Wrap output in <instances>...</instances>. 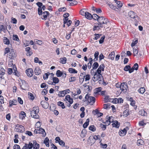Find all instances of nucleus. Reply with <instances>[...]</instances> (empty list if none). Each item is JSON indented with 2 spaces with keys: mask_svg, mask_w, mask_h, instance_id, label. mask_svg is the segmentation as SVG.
<instances>
[{
  "mask_svg": "<svg viewBox=\"0 0 149 149\" xmlns=\"http://www.w3.org/2000/svg\"><path fill=\"white\" fill-rule=\"evenodd\" d=\"M8 57L11 59L14 58L16 57V56L13 49L10 50Z\"/></svg>",
  "mask_w": 149,
  "mask_h": 149,
  "instance_id": "9d476101",
  "label": "nucleus"
},
{
  "mask_svg": "<svg viewBox=\"0 0 149 149\" xmlns=\"http://www.w3.org/2000/svg\"><path fill=\"white\" fill-rule=\"evenodd\" d=\"M41 70L39 67H37L35 68L34 70V72L35 74L38 75L41 73Z\"/></svg>",
  "mask_w": 149,
  "mask_h": 149,
  "instance_id": "6ab92c4d",
  "label": "nucleus"
},
{
  "mask_svg": "<svg viewBox=\"0 0 149 149\" xmlns=\"http://www.w3.org/2000/svg\"><path fill=\"white\" fill-rule=\"evenodd\" d=\"M95 98L93 97L90 96L87 94L85 97V100H83V102L87 101L91 105H92L95 102Z\"/></svg>",
  "mask_w": 149,
  "mask_h": 149,
  "instance_id": "f03ea898",
  "label": "nucleus"
},
{
  "mask_svg": "<svg viewBox=\"0 0 149 149\" xmlns=\"http://www.w3.org/2000/svg\"><path fill=\"white\" fill-rule=\"evenodd\" d=\"M85 81H88L90 79V76L89 74H86L85 76Z\"/></svg>",
  "mask_w": 149,
  "mask_h": 149,
  "instance_id": "680f3d73",
  "label": "nucleus"
},
{
  "mask_svg": "<svg viewBox=\"0 0 149 149\" xmlns=\"http://www.w3.org/2000/svg\"><path fill=\"white\" fill-rule=\"evenodd\" d=\"M68 70L69 72L71 73H77V70L72 68H69Z\"/></svg>",
  "mask_w": 149,
  "mask_h": 149,
  "instance_id": "bb28decb",
  "label": "nucleus"
},
{
  "mask_svg": "<svg viewBox=\"0 0 149 149\" xmlns=\"http://www.w3.org/2000/svg\"><path fill=\"white\" fill-rule=\"evenodd\" d=\"M26 116V113L23 111H21L19 114V117L20 119H23Z\"/></svg>",
  "mask_w": 149,
  "mask_h": 149,
  "instance_id": "aec40b11",
  "label": "nucleus"
},
{
  "mask_svg": "<svg viewBox=\"0 0 149 149\" xmlns=\"http://www.w3.org/2000/svg\"><path fill=\"white\" fill-rule=\"evenodd\" d=\"M104 105V107L103 108L104 109H107L108 108H110V105L109 103L105 104Z\"/></svg>",
  "mask_w": 149,
  "mask_h": 149,
  "instance_id": "6e6d98bb",
  "label": "nucleus"
},
{
  "mask_svg": "<svg viewBox=\"0 0 149 149\" xmlns=\"http://www.w3.org/2000/svg\"><path fill=\"white\" fill-rule=\"evenodd\" d=\"M26 72L28 77H31L33 75V71L32 69L29 68L26 70Z\"/></svg>",
  "mask_w": 149,
  "mask_h": 149,
  "instance_id": "6e6552de",
  "label": "nucleus"
},
{
  "mask_svg": "<svg viewBox=\"0 0 149 149\" xmlns=\"http://www.w3.org/2000/svg\"><path fill=\"white\" fill-rule=\"evenodd\" d=\"M52 80L53 83L55 84L58 83L59 82V79L56 77H53Z\"/></svg>",
  "mask_w": 149,
  "mask_h": 149,
  "instance_id": "58836bf2",
  "label": "nucleus"
},
{
  "mask_svg": "<svg viewBox=\"0 0 149 149\" xmlns=\"http://www.w3.org/2000/svg\"><path fill=\"white\" fill-rule=\"evenodd\" d=\"M65 99L68 101L70 103L72 104L73 102V100L71 98L69 95H67L65 97Z\"/></svg>",
  "mask_w": 149,
  "mask_h": 149,
  "instance_id": "a211bd4d",
  "label": "nucleus"
},
{
  "mask_svg": "<svg viewBox=\"0 0 149 149\" xmlns=\"http://www.w3.org/2000/svg\"><path fill=\"white\" fill-rule=\"evenodd\" d=\"M95 36V38L94 39L97 40L99 38L100 36L102 35L101 34H95L94 35Z\"/></svg>",
  "mask_w": 149,
  "mask_h": 149,
  "instance_id": "864d4df0",
  "label": "nucleus"
},
{
  "mask_svg": "<svg viewBox=\"0 0 149 149\" xmlns=\"http://www.w3.org/2000/svg\"><path fill=\"white\" fill-rule=\"evenodd\" d=\"M111 119V117H109L108 119L106 120L105 123L107 125H108L110 124Z\"/></svg>",
  "mask_w": 149,
  "mask_h": 149,
  "instance_id": "49530a36",
  "label": "nucleus"
},
{
  "mask_svg": "<svg viewBox=\"0 0 149 149\" xmlns=\"http://www.w3.org/2000/svg\"><path fill=\"white\" fill-rule=\"evenodd\" d=\"M129 114L128 110L126 109L123 112V116L125 117L127 116Z\"/></svg>",
  "mask_w": 149,
  "mask_h": 149,
  "instance_id": "a18cd8bd",
  "label": "nucleus"
},
{
  "mask_svg": "<svg viewBox=\"0 0 149 149\" xmlns=\"http://www.w3.org/2000/svg\"><path fill=\"white\" fill-rule=\"evenodd\" d=\"M31 117L34 118H38L39 116L38 113L39 112V108L38 107H35L33 108L30 111Z\"/></svg>",
  "mask_w": 149,
  "mask_h": 149,
  "instance_id": "f257e3e1",
  "label": "nucleus"
},
{
  "mask_svg": "<svg viewBox=\"0 0 149 149\" xmlns=\"http://www.w3.org/2000/svg\"><path fill=\"white\" fill-rule=\"evenodd\" d=\"M49 139L47 137H46L45 139L44 142V143L45 144L46 146L47 147H49Z\"/></svg>",
  "mask_w": 149,
  "mask_h": 149,
  "instance_id": "393cba45",
  "label": "nucleus"
},
{
  "mask_svg": "<svg viewBox=\"0 0 149 149\" xmlns=\"http://www.w3.org/2000/svg\"><path fill=\"white\" fill-rule=\"evenodd\" d=\"M67 58L65 57H63L60 58V62L62 64H65L66 63Z\"/></svg>",
  "mask_w": 149,
  "mask_h": 149,
  "instance_id": "c756f323",
  "label": "nucleus"
},
{
  "mask_svg": "<svg viewBox=\"0 0 149 149\" xmlns=\"http://www.w3.org/2000/svg\"><path fill=\"white\" fill-rule=\"evenodd\" d=\"M139 113L142 116H146L147 115V113L143 110L140 111Z\"/></svg>",
  "mask_w": 149,
  "mask_h": 149,
  "instance_id": "e433bc0d",
  "label": "nucleus"
},
{
  "mask_svg": "<svg viewBox=\"0 0 149 149\" xmlns=\"http://www.w3.org/2000/svg\"><path fill=\"white\" fill-rule=\"evenodd\" d=\"M138 91L139 93L141 94H143L145 91V89L144 87H142L139 88Z\"/></svg>",
  "mask_w": 149,
  "mask_h": 149,
  "instance_id": "7c9ffc66",
  "label": "nucleus"
},
{
  "mask_svg": "<svg viewBox=\"0 0 149 149\" xmlns=\"http://www.w3.org/2000/svg\"><path fill=\"white\" fill-rule=\"evenodd\" d=\"M56 74L57 76L58 77H61L62 76L64 78H65L66 76L65 73L62 72L59 70L57 71Z\"/></svg>",
  "mask_w": 149,
  "mask_h": 149,
  "instance_id": "1a4fd4ad",
  "label": "nucleus"
},
{
  "mask_svg": "<svg viewBox=\"0 0 149 149\" xmlns=\"http://www.w3.org/2000/svg\"><path fill=\"white\" fill-rule=\"evenodd\" d=\"M99 16L97 15L96 14H94L92 15V18L94 20H97Z\"/></svg>",
  "mask_w": 149,
  "mask_h": 149,
  "instance_id": "3c124183",
  "label": "nucleus"
},
{
  "mask_svg": "<svg viewBox=\"0 0 149 149\" xmlns=\"http://www.w3.org/2000/svg\"><path fill=\"white\" fill-rule=\"evenodd\" d=\"M43 16L44 18L43 19L46 20L48 15L49 14V13L48 11H45L43 13Z\"/></svg>",
  "mask_w": 149,
  "mask_h": 149,
  "instance_id": "b1692460",
  "label": "nucleus"
},
{
  "mask_svg": "<svg viewBox=\"0 0 149 149\" xmlns=\"http://www.w3.org/2000/svg\"><path fill=\"white\" fill-rule=\"evenodd\" d=\"M100 145L103 148H107V145L106 144H103L102 143H100Z\"/></svg>",
  "mask_w": 149,
  "mask_h": 149,
  "instance_id": "338daca9",
  "label": "nucleus"
},
{
  "mask_svg": "<svg viewBox=\"0 0 149 149\" xmlns=\"http://www.w3.org/2000/svg\"><path fill=\"white\" fill-rule=\"evenodd\" d=\"M102 90V88L100 87L96 88L94 90V93L95 94H97L100 92Z\"/></svg>",
  "mask_w": 149,
  "mask_h": 149,
  "instance_id": "2f4dec72",
  "label": "nucleus"
},
{
  "mask_svg": "<svg viewBox=\"0 0 149 149\" xmlns=\"http://www.w3.org/2000/svg\"><path fill=\"white\" fill-rule=\"evenodd\" d=\"M16 131L19 132H22L24 131V127L22 125H17L16 126Z\"/></svg>",
  "mask_w": 149,
  "mask_h": 149,
  "instance_id": "423d86ee",
  "label": "nucleus"
},
{
  "mask_svg": "<svg viewBox=\"0 0 149 149\" xmlns=\"http://www.w3.org/2000/svg\"><path fill=\"white\" fill-rule=\"evenodd\" d=\"M129 130V127H126L123 130H121L120 132H119V135L120 136H125L126 134L127 131Z\"/></svg>",
  "mask_w": 149,
  "mask_h": 149,
  "instance_id": "0eeeda50",
  "label": "nucleus"
},
{
  "mask_svg": "<svg viewBox=\"0 0 149 149\" xmlns=\"http://www.w3.org/2000/svg\"><path fill=\"white\" fill-rule=\"evenodd\" d=\"M102 75L101 74H97V72H95L94 74V76L93 77V81H95L97 80L101 81L102 78Z\"/></svg>",
  "mask_w": 149,
  "mask_h": 149,
  "instance_id": "7ed1b4c3",
  "label": "nucleus"
},
{
  "mask_svg": "<svg viewBox=\"0 0 149 149\" xmlns=\"http://www.w3.org/2000/svg\"><path fill=\"white\" fill-rule=\"evenodd\" d=\"M105 38V36H103L101 38H100V40L99 41V42L100 44H102Z\"/></svg>",
  "mask_w": 149,
  "mask_h": 149,
  "instance_id": "4d7b16f0",
  "label": "nucleus"
},
{
  "mask_svg": "<svg viewBox=\"0 0 149 149\" xmlns=\"http://www.w3.org/2000/svg\"><path fill=\"white\" fill-rule=\"evenodd\" d=\"M48 87H47V88L43 90L42 92V94L43 95H46L48 92V90H47Z\"/></svg>",
  "mask_w": 149,
  "mask_h": 149,
  "instance_id": "09e8293b",
  "label": "nucleus"
},
{
  "mask_svg": "<svg viewBox=\"0 0 149 149\" xmlns=\"http://www.w3.org/2000/svg\"><path fill=\"white\" fill-rule=\"evenodd\" d=\"M65 95L63 91H60L58 94V96L59 97H64Z\"/></svg>",
  "mask_w": 149,
  "mask_h": 149,
  "instance_id": "37998d69",
  "label": "nucleus"
},
{
  "mask_svg": "<svg viewBox=\"0 0 149 149\" xmlns=\"http://www.w3.org/2000/svg\"><path fill=\"white\" fill-rule=\"evenodd\" d=\"M28 95L29 98L30 99L33 100L34 99V97L32 93H29Z\"/></svg>",
  "mask_w": 149,
  "mask_h": 149,
  "instance_id": "5fc2aeb1",
  "label": "nucleus"
},
{
  "mask_svg": "<svg viewBox=\"0 0 149 149\" xmlns=\"http://www.w3.org/2000/svg\"><path fill=\"white\" fill-rule=\"evenodd\" d=\"M86 130H83L81 133V136L82 138H84L86 136Z\"/></svg>",
  "mask_w": 149,
  "mask_h": 149,
  "instance_id": "72a5a7b5",
  "label": "nucleus"
},
{
  "mask_svg": "<svg viewBox=\"0 0 149 149\" xmlns=\"http://www.w3.org/2000/svg\"><path fill=\"white\" fill-rule=\"evenodd\" d=\"M100 126L102 129L103 130H105L106 128V125H104L101 123L100 124Z\"/></svg>",
  "mask_w": 149,
  "mask_h": 149,
  "instance_id": "e2e57ef3",
  "label": "nucleus"
},
{
  "mask_svg": "<svg viewBox=\"0 0 149 149\" xmlns=\"http://www.w3.org/2000/svg\"><path fill=\"white\" fill-rule=\"evenodd\" d=\"M66 10V8L65 7H63L61 8L58 9V11L60 12L65 11Z\"/></svg>",
  "mask_w": 149,
  "mask_h": 149,
  "instance_id": "69168bd1",
  "label": "nucleus"
},
{
  "mask_svg": "<svg viewBox=\"0 0 149 149\" xmlns=\"http://www.w3.org/2000/svg\"><path fill=\"white\" fill-rule=\"evenodd\" d=\"M3 42L4 44L6 45H8L10 44V41L9 39L6 37L4 38Z\"/></svg>",
  "mask_w": 149,
  "mask_h": 149,
  "instance_id": "4c0bfd02",
  "label": "nucleus"
},
{
  "mask_svg": "<svg viewBox=\"0 0 149 149\" xmlns=\"http://www.w3.org/2000/svg\"><path fill=\"white\" fill-rule=\"evenodd\" d=\"M137 49H138V48L137 47H136V48H133V53L134 56H136L137 55L138 53V50Z\"/></svg>",
  "mask_w": 149,
  "mask_h": 149,
  "instance_id": "ea45409f",
  "label": "nucleus"
},
{
  "mask_svg": "<svg viewBox=\"0 0 149 149\" xmlns=\"http://www.w3.org/2000/svg\"><path fill=\"white\" fill-rule=\"evenodd\" d=\"M41 124L40 122H37L35 124V127L37 128H39L41 126Z\"/></svg>",
  "mask_w": 149,
  "mask_h": 149,
  "instance_id": "13d9d810",
  "label": "nucleus"
},
{
  "mask_svg": "<svg viewBox=\"0 0 149 149\" xmlns=\"http://www.w3.org/2000/svg\"><path fill=\"white\" fill-rule=\"evenodd\" d=\"M13 39L14 40L17 41H19V40L17 35H13Z\"/></svg>",
  "mask_w": 149,
  "mask_h": 149,
  "instance_id": "c03bdc74",
  "label": "nucleus"
},
{
  "mask_svg": "<svg viewBox=\"0 0 149 149\" xmlns=\"http://www.w3.org/2000/svg\"><path fill=\"white\" fill-rule=\"evenodd\" d=\"M128 15L131 18L133 19L138 17L136 14L132 11H130L128 13Z\"/></svg>",
  "mask_w": 149,
  "mask_h": 149,
  "instance_id": "4468645a",
  "label": "nucleus"
},
{
  "mask_svg": "<svg viewBox=\"0 0 149 149\" xmlns=\"http://www.w3.org/2000/svg\"><path fill=\"white\" fill-rule=\"evenodd\" d=\"M107 3L108 4L109 7L112 9H114L115 10L116 8V7L111 2H109L108 3Z\"/></svg>",
  "mask_w": 149,
  "mask_h": 149,
  "instance_id": "f704fd0d",
  "label": "nucleus"
},
{
  "mask_svg": "<svg viewBox=\"0 0 149 149\" xmlns=\"http://www.w3.org/2000/svg\"><path fill=\"white\" fill-rule=\"evenodd\" d=\"M33 146V145L32 143L30 142L29 144H27V148L28 149H31Z\"/></svg>",
  "mask_w": 149,
  "mask_h": 149,
  "instance_id": "8fccbe9b",
  "label": "nucleus"
},
{
  "mask_svg": "<svg viewBox=\"0 0 149 149\" xmlns=\"http://www.w3.org/2000/svg\"><path fill=\"white\" fill-rule=\"evenodd\" d=\"M89 119L88 118L86 119V122L84 123L83 125V127L84 128H86L89 125Z\"/></svg>",
  "mask_w": 149,
  "mask_h": 149,
  "instance_id": "cd10ccee",
  "label": "nucleus"
},
{
  "mask_svg": "<svg viewBox=\"0 0 149 149\" xmlns=\"http://www.w3.org/2000/svg\"><path fill=\"white\" fill-rule=\"evenodd\" d=\"M115 55V52H112L110 54L109 56V58L111 60H113L114 59Z\"/></svg>",
  "mask_w": 149,
  "mask_h": 149,
  "instance_id": "412c9836",
  "label": "nucleus"
},
{
  "mask_svg": "<svg viewBox=\"0 0 149 149\" xmlns=\"http://www.w3.org/2000/svg\"><path fill=\"white\" fill-rule=\"evenodd\" d=\"M41 104L44 109H47L49 106V104L46 102L42 101L40 102Z\"/></svg>",
  "mask_w": 149,
  "mask_h": 149,
  "instance_id": "ddd939ff",
  "label": "nucleus"
},
{
  "mask_svg": "<svg viewBox=\"0 0 149 149\" xmlns=\"http://www.w3.org/2000/svg\"><path fill=\"white\" fill-rule=\"evenodd\" d=\"M85 16L86 18L90 20L92 19V15L88 12H85Z\"/></svg>",
  "mask_w": 149,
  "mask_h": 149,
  "instance_id": "dca6fc26",
  "label": "nucleus"
},
{
  "mask_svg": "<svg viewBox=\"0 0 149 149\" xmlns=\"http://www.w3.org/2000/svg\"><path fill=\"white\" fill-rule=\"evenodd\" d=\"M38 130L39 131V134H42L43 136H46V133L44 130L42 128H40L39 129H38Z\"/></svg>",
  "mask_w": 149,
  "mask_h": 149,
  "instance_id": "5701e85b",
  "label": "nucleus"
},
{
  "mask_svg": "<svg viewBox=\"0 0 149 149\" xmlns=\"http://www.w3.org/2000/svg\"><path fill=\"white\" fill-rule=\"evenodd\" d=\"M130 69V66L129 65H126L124 68V70L126 71H129Z\"/></svg>",
  "mask_w": 149,
  "mask_h": 149,
  "instance_id": "603ef678",
  "label": "nucleus"
},
{
  "mask_svg": "<svg viewBox=\"0 0 149 149\" xmlns=\"http://www.w3.org/2000/svg\"><path fill=\"white\" fill-rule=\"evenodd\" d=\"M98 66L99 64L97 62H95L93 65V69L94 70L96 69Z\"/></svg>",
  "mask_w": 149,
  "mask_h": 149,
  "instance_id": "79ce46f5",
  "label": "nucleus"
},
{
  "mask_svg": "<svg viewBox=\"0 0 149 149\" xmlns=\"http://www.w3.org/2000/svg\"><path fill=\"white\" fill-rule=\"evenodd\" d=\"M17 101L16 100H13L11 102H9V105L10 107L12 106L13 105H16L17 104Z\"/></svg>",
  "mask_w": 149,
  "mask_h": 149,
  "instance_id": "4be33fe9",
  "label": "nucleus"
},
{
  "mask_svg": "<svg viewBox=\"0 0 149 149\" xmlns=\"http://www.w3.org/2000/svg\"><path fill=\"white\" fill-rule=\"evenodd\" d=\"M38 14L39 15H42V8H38Z\"/></svg>",
  "mask_w": 149,
  "mask_h": 149,
  "instance_id": "052dcab7",
  "label": "nucleus"
},
{
  "mask_svg": "<svg viewBox=\"0 0 149 149\" xmlns=\"http://www.w3.org/2000/svg\"><path fill=\"white\" fill-rule=\"evenodd\" d=\"M138 64L137 63H136L134 65L132 68L134 69V70H137L138 69Z\"/></svg>",
  "mask_w": 149,
  "mask_h": 149,
  "instance_id": "de8ad7c7",
  "label": "nucleus"
},
{
  "mask_svg": "<svg viewBox=\"0 0 149 149\" xmlns=\"http://www.w3.org/2000/svg\"><path fill=\"white\" fill-rule=\"evenodd\" d=\"M22 84H20V87L22 89L25 90L28 87V84L24 80L22 81Z\"/></svg>",
  "mask_w": 149,
  "mask_h": 149,
  "instance_id": "9b49d317",
  "label": "nucleus"
},
{
  "mask_svg": "<svg viewBox=\"0 0 149 149\" xmlns=\"http://www.w3.org/2000/svg\"><path fill=\"white\" fill-rule=\"evenodd\" d=\"M76 79V78L75 77H72L69 79V81L70 82L74 81H75Z\"/></svg>",
  "mask_w": 149,
  "mask_h": 149,
  "instance_id": "bf43d9fd",
  "label": "nucleus"
},
{
  "mask_svg": "<svg viewBox=\"0 0 149 149\" xmlns=\"http://www.w3.org/2000/svg\"><path fill=\"white\" fill-rule=\"evenodd\" d=\"M97 20L100 23L104 24H107L108 22L107 19L103 17H99Z\"/></svg>",
  "mask_w": 149,
  "mask_h": 149,
  "instance_id": "39448f33",
  "label": "nucleus"
},
{
  "mask_svg": "<svg viewBox=\"0 0 149 149\" xmlns=\"http://www.w3.org/2000/svg\"><path fill=\"white\" fill-rule=\"evenodd\" d=\"M13 149H20V148L19 145L15 144L13 146Z\"/></svg>",
  "mask_w": 149,
  "mask_h": 149,
  "instance_id": "774afa93",
  "label": "nucleus"
},
{
  "mask_svg": "<svg viewBox=\"0 0 149 149\" xmlns=\"http://www.w3.org/2000/svg\"><path fill=\"white\" fill-rule=\"evenodd\" d=\"M127 84L126 82H123L120 84V89L123 92H125L127 91Z\"/></svg>",
  "mask_w": 149,
  "mask_h": 149,
  "instance_id": "20e7f679",
  "label": "nucleus"
},
{
  "mask_svg": "<svg viewBox=\"0 0 149 149\" xmlns=\"http://www.w3.org/2000/svg\"><path fill=\"white\" fill-rule=\"evenodd\" d=\"M13 70L14 72H13V73L16 76L19 77L20 76V74L17 71V68L15 65L13 66Z\"/></svg>",
  "mask_w": 149,
  "mask_h": 149,
  "instance_id": "2eb2a0df",
  "label": "nucleus"
},
{
  "mask_svg": "<svg viewBox=\"0 0 149 149\" xmlns=\"http://www.w3.org/2000/svg\"><path fill=\"white\" fill-rule=\"evenodd\" d=\"M115 2L116 3L117 5V6L119 8H120L122 7L123 4V3L120 1H115Z\"/></svg>",
  "mask_w": 149,
  "mask_h": 149,
  "instance_id": "a878e982",
  "label": "nucleus"
},
{
  "mask_svg": "<svg viewBox=\"0 0 149 149\" xmlns=\"http://www.w3.org/2000/svg\"><path fill=\"white\" fill-rule=\"evenodd\" d=\"M137 144L138 146L143 145L144 141L142 139L138 140L137 141Z\"/></svg>",
  "mask_w": 149,
  "mask_h": 149,
  "instance_id": "c9c22d12",
  "label": "nucleus"
},
{
  "mask_svg": "<svg viewBox=\"0 0 149 149\" xmlns=\"http://www.w3.org/2000/svg\"><path fill=\"white\" fill-rule=\"evenodd\" d=\"M113 123V122H112ZM113 127H115L116 128H118L119 127L120 124L117 120L113 121V123L112 124Z\"/></svg>",
  "mask_w": 149,
  "mask_h": 149,
  "instance_id": "f3484780",
  "label": "nucleus"
},
{
  "mask_svg": "<svg viewBox=\"0 0 149 149\" xmlns=\"http://www.w3.org/2000/svg\"><path fill=\"white\" fill-rule=\"evenodd\" d=\"M104 64L100 65L96 71L98 74H101V71H104Z\"/></svg>",
  "mask_w": 149,
  "mask_h": 149,
  "instance_id": "f8f14e48",
  "label": "nucleus"
},
{
  "mask_svg": "<svg viewBox=\"0 0 149 149\" xmlns=\"http://www.w3.org/2000/svg\"><path fill=\"white\" fill-rule=\"evenodd\" d=\"M99 52L98 51H96L94 54L95 58L93 59V61H96L98 60Z\"/></svg>",
  "mask_w": 149,
  "mask_h": 149,
  "instance_id": "473e14b6",
  "label": "nucleus"
},
{
  "mask_svg": "<svg viewBox=\"0 0 149 149\" xmlns=\"http://www.w3.org/2000/svg\"><path fill=\"white\" fill-rule=\"evenodd\" d=\"M8 74L9 75L11 74L12 73H13V69L11 68H8Z\"/></svg>",
  "mask_w": 149,
  "mask_h": 149,
  "instance_id": "0e129e2a",
  "label": "nucleus"
},
{
  "mask_svg": "<svg viewBox=\"0 0 149 149\" xmlns=\"http://www.w3.org/2000/svg\"><path fill=\"white\" fill-rule=\"evenodd\" d=\"M89 129L92 132H94L96 130V128L94 125H91L89 127Z\"/></svg>",
  "mask_w": 149,
  "mask_h": 149,
  "instance_id": "a19ab883",
  "label": "nucleus"
},
{
  "mask_svg": "<svg viewBox=\"0 0 149 149\" xmlns=\"http://www.w3.org/2000/svg\"><path fill=\"white\" fill-rule=\"evenodd\" d=\"M58 105L61 107L62 109H64L65 108V106L64 103L61 102L59 101L57 102Z\"/></svg>",
  "mask_w": 149,
  "mask_h": 149,
  "instance_id": "c85d7f7f",
  "label": "nucleus"
}]
</instances>
